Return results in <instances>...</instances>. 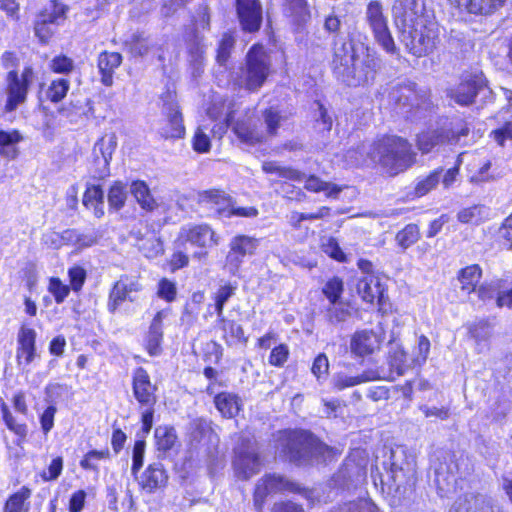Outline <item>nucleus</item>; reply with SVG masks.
Masks as SVG:
<instances>
[{
	"mask_svg": "<svg viewBox=\"0 0 512 512\" xmlns=\"http://www.w3.org/2000/svg\"><path fill=\"white\" fill-rule=\"evenodd\" d=\"M332 68L340 81L348 86L357 87L374 79L377 59L363 44L335 42Z\"/></svg>",
	"mask_w": 512,
	"mask_h": 512,
	"instance_id": "obj_1",
	"label": "nucleus"
},
{
	"mask_svg": "<svg viewBox=\"0 0 512 512\" xmlns=\"http://www.w3.org/2000/svg\"><path fill=\"white\" fill-rule=\"evenodd\" d=\"M361 150L392 176L404 172L416 162L417 154L412 144L397 136L383 137L370 146L369 150L362 145Z\"/></svg>",
	"mask_w": 512,
	"mask_h": 512,
	"instance_id": "obj_2",
	"label": "nucleus"
},
{
	"mask_svg": "<svg viewBox=\"0 0 512 512\" xmlns=\"http://www.w3.org/2000/svg\"><path fill=\"white\" fill-rule=\"evenodd\" d=\"M278 447L281 453L298 465L310 459L326 461L335 455V449L322 443L311 433L302 430L280 432Z\"/></svg>",
	"mask_w": 512,
	"mask_h": 512,
	"instance_id": "obj_3",
	"label": "nucleus"
},
{
	"mask_svg": "<svg viewBox=\"0 0 512 512\" xmlns=\"http://www.w3.org/2000/svg\"><path fill=\"white\" fill-rule=\"evenodd\" d=\"M270 72V56L262 45L255 44L247 52L245 63L236 72L233 81L238 87L255 92L263 86Z\"/></svg>",
	"mask_w": 512,
	"mask_h": 512,
	"instance_id": "obj_4",
	"label": "nucleus"
},
{
	"mask_svg": "<svg viewBox=\"0 0 512 512\" xmlns=\"http://www.w3.org/2000/svg\"><path fill=\"white\" fill-rule=\"evenodd\" d=\"M399 38L410 54L423 57L432 53L440 43V28L432 16L404 30Z\"/></svg>",
	"mask_w": 512,
	"mask_h": 512,
	"instance_id": "obj_5",
	"label": "nucleus"
},
{
	"mask_svg": "<svg viewBox=\"0 0 512 512\" xmlns=\"http://www.w3.org/2000/svg\"><path fill=\"white\" fill-rule=\"evenodd\" d=\"M363 20L375 42L388 54L397 55L399 49L389 28L388 16L380 0H369L365 5Z\"/></svg>",
	"mask_w": 512,
	"mask_h": 512,
	"instance_id": "obj_6",
	"label": "nucleus"
},
{
	"mask_svg": "<svg viewBox=\"0 0 512 512\" xmlns=\"http://www.w3.org/2000/svg\"><path fill=\"white\" fill-rule=\"evenodd\" d=\"M177 242L180 245L190 244L197 248L193 258L203 261L207 258L208 250L219 245L220 236L207 223H188L180 228Z\"/></svg>",
	"mask_w": 512,
	"mask_h": 512,
	"instance_id": "obj_7",
	"label": "nucleus"
},
{
	"mask_svg": "<svg viewBox=\"0 0 512 512\" xmlns=\"http://www.w3.org/2000/svg\"><path fill=\"white\" fill-rule=\"evenodd\" d=\"M468 133L469 128L462 120L446 119L439 128L420 133L417 137V145L422 153H428L440 144H456L462 136H467Z\"/></svg>",
	"mask_w": 512,
	"mask_h": 512,
	"instance_id": "obj_8",
	"label": "nucleus"
},
{
	"mask_svg": "<svg viewBox=\"0 0 512 512\" xmlns=\"http://www.w3.org/2000/svg\"><path fill=\"white\" fill-rule=\"evenodd\" d=\"M415 473L414 461L406 460L405 451L398 448L391 452L390 469L383 476L382 483L387 485L389 490L405 492L414 485Z\"/></svg>",
	"mask_w": 512,
	"mask_h": 512,
	"instance_id": "obj_9",
	"label": "nucleus"
},
{
	"mask_svg": "<svg viewBox=\"0 0 512 512\" xmlns=\"http://www.w3.org/2000/svg\"><path fill=\"white\" fill-rule=\"evenodd\" d=\"M35 77L32 66H25L21 74L16 70L8 72L6 77L7 100L5 104L7 112L16 110L19 105L26 101L29 87L33 84Z\"/></svg>",
	"mask_w": 512,
	"mask_h": 512,
	"instance_id": "obj_10",
	"label": "nucleus"
},
{
	"mask_svg": "<svg viewBox=\"0 0 512 512\" xmlns=\"http://www.w3.org/2000/svg\"><path fill=\"white\" fill-rule=\"evenodd\" d=\"M391 13L399 34L432 17L426 11L423 0H394Z\"/></svg>",
	"mask_w": 512,
	"mask_h": 512,
	"instance_id": "obj_11",
	"label": "nucleus"
},
{
	"mask_svg": "<svg viewBox=\"0 0 512 512\" xmlns=\"http://www.w3.org/2000/svg\"><path fill=\"white\" fill-rule=\"evenodd\" d=\"M391 98L400 106H409L412 118L422 119L433 108L426 92L418 93L414 85H400L391 92Z\"/></svg>",
	"mask_w": 512,
	"mask_h": 512,
	"instance_id": "obj_12",
	"label": "nucleus"
},
{
	"mask_svg": "<svg viewBox=\"0 0 512 512\" xmlns=\"http://www.w3.org/2000/svg\"><path fill=\"white\" fill-rule=\"evenodd\" d=\"M162 101V114L164 119L159 128V134L165 139L182 138L185 135V127L176 95L167 92L162 96Z\"/></svg>",
	"mask_w": 512,
	"mask_h": 512,
	"instance_id": "obj_13",
	"label": "nucleus"
},
{
	"mask_svg": "<svg viewBox=\"0 0 512 512\" xmlns=\"http://www.w3.org/2000/svg\"><path fill=\"white\" fill-rule=\"evenodd\" d=\"M233 465L237 477L242 480H248L260 471L261 463L256 447L250 439L243 438L235 448Z\"/></svg>",
	"mask_w": 512,
	"mask_h": 512,
	"instance_id": "obj_14",
	"label": "nucleus"
},
{
	"mask_svg": "<svg viewBox=\"0 0 512 512\" xmlns=\"http://www.w3.org/2000/svg\"><path fill=\"white\" fill-rule=\"evenodd\" d=\"M297 490V485L283 476L267 474L259 479L256 484L253 496L254 506L257 511L261 512L269 495L286 491L296 492Z\"/></svg>",
	"mask_w": 512,
	"mask_h": 512,
	"instance_id": "obj_15",
	"label": "nucleus"
},
{
	"mask_svg": "<svg viewBox=\"0 0 512 512\" xmlns=\"http://www.w3.org/2000/svg\"><path fill=\"white\" fill-rule=\"evenodd\" d=\"M197 203L217 218H230L233 198L222 190L210 189L198 193Z\"/></svg>",
	"mask_w": 512,
	"mask_h": 512,
	"instance_id": "obj_16",
	"label": "nucleus"
},
{
	"mask_svg": "<svg viewBox=\"0 0 512 512\" xmlns=\"http://www.w3.org/2000/svg\"><path fill=\"white\" fill-rule=\"evenodd\" d=\"M259 246V239L247 235H237L233 237L229 244L227 255V266L232 274L239 270L243 259L247 255H253Z\"/></svg>",
	"mask_w": 512,
	"mask_h": 512,
	"instance_id": "obj_17",
	"label": "nucleus"
},
{
	"mask_svg": "<svg viewBox=\"0 0 512 512\" xmlns=\"http://www.w3.org/2000/svg\"><path fill=\"white\" fill-rule=\"evenodd\" d=\"M38 357L36 352V332L32 328L22 327L18 333L16 361L18 367L28 374L29 365Z\"/></svg>",
	"mask_w": 512,
	"mask_h": 512,
	"instance_id": "obj_18",
	"label": "nucleus"
},
{
	"mask_svg": "<svg viewBox=\"0 0 512 512\" xmlns=\"http://www.w3.org/2000/svg\"><path fill=\"white\" fill-rule=\"evenodd\" d=\"M132 390L140 406H154L156 404L155 392L157 388L152 384L148 372L142 367H138L133 372Z\"/></svg>",
	"mask_w": 512,
	"mask_h": 512,
	"instance_id": "obj_19",
	"label": "nucleus"
},
{
	"mask_svg": "<svg viewBox=\"0 0 512 512\" xmlns=\"http://www.w3.org/2000/svg\"><path fill=\"white\" fill-rule=\"evenodd\" d=\"M449 512H501V509L486 495L467 493L455 501Z\"/></svg>",
	"mask_w": 512,
	"mask_h": 512,
	"instance_id": "obj_20",
	"label": "nucleus"
},
{
	"mask_svg": "<svg viewBox=\"0 0 512 512\" xmlns=\"http://www.w3.org/2000/svg\"><path fill=\"white\" fill-rule=\"evenodd\" d=\"M494 326V323L488 318L476 319L467 324L468 334L475 342L477 353L481 354L490 350Z\"/></svg>",
	"mask_w": 512,
	"mask_h": 512,
	"instance_id": "obj_21",
	"label": "nucleus"
},
{
	"mask_svg": "<svg viewBox=\"0 0 512 512\" xmlns=\"http://www.w3.org/2000/svg\"><path fill=\"white\" fill-rule=\"evenodd\" d=\"M116 147L117 136L115 133L106 134L95 143L93 148V155L95 157V161L101 167L98 173L99 178H105L109 176V165Z\"/></svg>",
	"mask_w": 512,
	"mask_h": 512,
	"instance_id": "obj_22",
	"label": "nucleus"
},
{
	"mask_svg": "<svg viewBox=\"0 0 512 512\" xmlns=\"http://www.w3.org/2000/svg\"><path fill=\"white\" fill-rule=\"evenodd\" d=\"M240 23L244 30L255 32L262 22V8L259 0H236Z\"/></svg>",
	"mask_w": 512,
	"mask_h": 512,
	"instance_id": "obj_23",
	"label": "nucleus"
},
{
	"mask_svg": "<svg viewBox=\"0 0 512 512\" xmlns=\"http://www.w3.org/2000/svg\"><path fill=\"white\" fill-rule=\"evenodd\" d=\"M381 335L373 330H361L355 332L350 342L352 353L363 357L374 353L382 343Z\"/></svg>",
	"mask_w": 512,
	"mask_h": 512,
	"instance_id": "obj_24",
	"label": "nucleus"
},
{
	"mask_svg": "<svg viewBox=\"0 0 512 512\" xmlns=\"http://www.w3.org/2000/svg\"><path fill=\"white\" fill-rule=\"evenodd\" d=\"M356 287L358 294L368 303H373L376 299L381 303L384 299L385 288L376 274L363 275L357 280Z\"/></svg>",
	"mask_w": 512,
	"mask_h": 512,
	"instance_id": "obj_25",
	"label": "nucleus"
},
{
	"mask_svg": "<svg viewBox=\"0 0 512 512\" xmlns=\"http://www.w3.org/2000/svg\"><path fill=\"white\" fill-rule=\"evenodd\" d=\"M382 375L378 370L368 369L358 375H349L345 371H339L332 376V385L336 390H344L362 383L381 379Z\"/></svg>",
	"mask_w": 512,
	"mask_h": 512,
	"instance_id": "obj_26",
	"label": "nucleus"
},
{
	"mask_svg": "<svg viewBox=\"0 0 512 512\" xmlns=\"http://www.w3.org/2000/svg\"><path fill=\"white\" fill-rule=\"evenodd\" d=\"M484 87L480 75H474L462 81L451 93V97L460 105H469Z\"/></svg>",
	"mask_w": 512,
	"mask_h": 512,
	"instance_id": "obj_27",
	"label": "nucleus"
},
{
	"mask_svg": "<svg viewBox=\"0 0 512 512\" xmlns=\"http://www.w3.org/2000/svg\"><path fill=\"white\" fill-rule=\"evenodd\" d=\"M168 475L161 463L150 464L138 478L140 487L147 493H153L157 489L164 487L167 483Z\"/></svg>",
	"mask_w": 512,
	"mask_h": 512,
	"instance_id": "obj_28",
	"label": "nucleus"
},
{
	"mask_svg": "<svg viewBox=\"0 0 512 512\" xmlns=\"http://www.w3.org/2000/svg\"><path fill=\"white\" fill-rule=\"evenodd\" d=\"M460 10L475 15H489L501 8L507 0H448Z\"/></svg>",
	"mask_w": 512,
	"mask_h": 512,
	"instance_id": "obj_29",
	"label": "nucleus"
},
{
	"mask_svg": "<svg viewBox=\"0 0 512 512\" xmlns=\"http://www.w3.org/2000/svg\"><path fill=\"white\" fill-rule=\"evenodd\" d=\"M233 130L239 140L247 145H255L264 140V133L258 129L256 121L251 118L238 120Z\"/></svg>",
	"mask_w": 512,
	"mask_h": 512,
	"instance_id": "obj_30",
	"label": "nucleus"
},
{
	"mask_svg": "<svg viewBox=\"0 0 512 512\" xmlns=\"http://www.w3.org/2000/svg\"><path fill=\"white\" fill-rule=\"evenodd\" d=\"M282 12L296 25L305 24L311 17L307 0H282Z\"/></svg>",
	"mask_w": 512,
	"mask_h": 512,
	"instance_id": "obj_31",
	"label": "nucleus"
},
{
	"mask_svg": "<svg viewBox=\"0 0 512 512\" xmlns=\"http://www.w3.org/2000/svg\"><path fill=\"white\" fill-rule=\"evenodd\" d=\"M122 63V56L117 52L104 51L98 56V68L101 73V82L105 86L113 84V74Z\"/></svg>",
	"mask_w": 512,
	"mask_h": 512,
	"instance_id": "obj_32",
	"label": "nucleus"
},
{
	"mask_svg": "<svg viewBox=\"0 0 512 512\" xmlns=\"http://www.w3.org/2000/svg\"><path fill=\"white\" fill-rule=\"evenodd\" d=\"M214 404L225 418L236 417L243 406L241 398L231 392H221L215 395Z\"/></svg>",
	"mask_w": 512,
	"mask_h": 512,
	"instance_id": "obj_33",
	"label": "nucleus"
},
{
	"mask_svg": "<svg viewBox=\"0 0 512 512\" xmlns=\"http://www.w3.org/2000/svg\"><path fill=\"white\" fill-rule=\"evenodd\" d=\"M387 361L389 365V376H382L381 379L393 381L396 377L402 376L408 367L406 353L397 344L390 347Z\"/></svg>",
	"mask_w": 512,
	"mask_h": 512,
	"instance_id": "obj_34",
	"label": "nucleus"
},
{
	"mask_svg": "<svg viewBox=\"0 0 512 512\" xmlns=\"http://www.w3.org/2000/svg\"><path fill=\"white\" fill-rule=\"evenodd\" d=\"M130 192L143 210L152 212L158 208V203L146 182L142 180L133 181L130 185Z\"/></svg>",
	"mask_w": 512,
	"mask_h": 512,
	"instance_id": "obj_35",
	"label": "nucleus"
},
{
	"mask_svg": "<svg viewBox=\"0 0 512 512\" xmlns=\"http://www.w3.org/2000/svg\"><path fill=\"white\" fill-rule=\"evenodd\" d=\"M305 180L304 188L313 193L324 192L327 198L337 199L343 190V186L322 180L316 175H310L303 178Z\"/></svg>",
	"mask_w": 512,
	"mask_h": 512,
	"instance_id": "obj_36",
	"label": "nucleus"
},
{
	"mask_svg": "<svg viewBox=\"0 0 512 512\" xmlns=\"http://www.w3.org/2000/svg\"><path fill=\"white\" fill-rule=\"evenodd\" d=\"M166 316L164 311H159L154 316L148 336H147V350L152 356L158 355L161 351V342L163 338L162 320Z\"/></svg>",
	"mask_w": 512,
	"mask_h": 512,
	"instance_id": "obj_37",
	"label": "nucleus"
},
{
	"mask_svg": "<svg viewBox=\"0 0 512 512\" xmlns=\"http://www.w3.org/2000/svg\"><path fill=\"white\" fill-rule=\"evenodd\" d=\"M22 140L23 137L17 130H0V156L7 160L15 159L19 154L17 145Z\"/></svg>",
	"mask_w": 512,
	"mask_h": 512,
	"instance_id": "obj_38",
	"label": "nucleus"
},
{
	"mask_svg": "<svg viewBox=\"0 0 512 512\" xmlns=\"http://www.w3.org/2000/svg\"><path fill=\"white\" fill-rule=\"evenodd\" d=\"M0 410L6 427L17 436L16 444L21 446L28 434L27 424L18 422L4 401H1Z\"/></svg>",
	"mask_w": 512,
	"mask_h": 512,
	"instance_id": "obj_39",
	"label": "nucleus"
},
{
	"mask_svg": "<svg viewBox=\"0 0 512 512\" xmlns=\"http://www.w3.org/2000/svg\"><path fill=\"white\" fill-rule=\"evenodd\" d=\"M125 46L133 56H144L149 53L154 44L143 32H135L125 41Z\"/></svg>",
	"mask_w": 512,
	"mask_h": 512,
	"instance_id": "obj_40",
	"label": "nucleus"
},
{
	"mask_svg": "<svg viewBox=\"0 0 512 512\" xmlns=\"http://www.w3.org/2000/svg\"><path fill=\"white\" fill-rule=\"evenodd\" d=\"M482 270L478 265H470L459 272L458 279L461 283V290L469 294L475 291L476 285L480 281Z\"/></svg>",
	"mask_w": 512,
	"mask_h": 512,
	"instance_id": "obj_41",
	"label": "nucleus"
},
{
	"mask_svg": "<svg viewBox=\"0 0 512 512\" xmlns=\"http://www.w3.org/2000/svg\"><path fill=\"white\" fill-rule=\"evenodd\" d=\"M30 495L31 490L27 487H22L7 499L3 512H27L29 509L27 500L30 498Z\"/></svg>",
	"mask_w": 512,
	"mask_h": 512,
	"instance_id": "obj_42",
	"label": "nucleus"
},
{
	"mask_svg": "<svg viewBox=\"0 0 512 512\" xmlns=\"http://www.w3.org/2000/svg\"><path fill=\"white\" fill-rule=\"evenodd\" d=\"M155 439L158 451L166 453L177 443L176 431L170 426H158L155 429Z\"/></svg>",
	"mask_w": 512,
	"mask_h": 512,
	"instance_id": "obj_43",
	"label": "nucleus"
},
{
	"mask_svg": "<svg viewBox=\"0 0 512 512\" xmlns=\"http://www.w3.org/2000/svg\"><path fill=\"white\" fill-rule=\"evenodd\" d=\"M264 172L269 174H276L281 178L293 181H303L304 173L291 167H284L275 161L264 162L262 165Z\"/></svg>",
	"mask_w": 512,
	"mask_h": 512,
	"instance_id": "obj_44",
	"label": "nucleus"
},
{
	"mask_svg": "<svg viewBox=\"0 0 512 512\" xmlns=\"http://www.w3.org/2000/svg\"><path fill=\"white\" fill-rule=\"evenodd\" d=\"M219 327L223 331V337L229 345L247 342L242 326L235 321L228 319L223 320V322L219 324Z\"/></svg>",
	"mask_w": 512,
	"mask_h": 512,
	"instance_id": "obj_45",
	"label": "nucleus"
},
{
	"mask_svg": "<svg viewBox=\"0 0 512 512\" xmlns=\"http://www.w3.org/2000/svg\"><path fill=\"white\" fill-rule=\"evenodd\" d=\"M443 169H436L429 175L419 178L415 184L414 193L422 197L432 191L439 184Z\"/></svg>",
	"mask_w": 512,
	"mask_h": 512,
	"instance_id": "obj_46",
	"label": "nucleus"
},
{
	"mask_svg": "<svg viewBox=\"0 0 512 512\" xmlns=\"http://www.w3.org/2000/svg\"><path fill=\"white\" fill-rule=\"evenodd\" d=\"M69 89V80L65 78H58L51 81L45 91V95L51 102L58 103L67 95Z\"/></svg>",
	"mask_w": 512,
	"mask_h": 512,
	"instance_id": "obj_47",
	"label": "nucleus"
},
{
	"mask_svg": "<svg viewBox=\"0 0 512 512\" xmlns=\"http://www.w3.org/2000/svg\"><path fill=\"white\" fill-rule=\"evenodd\" d=\"M457 217L461 223L478 225L488 217V210L484 206L476 205L462 209Z\"/></svg>",
	"mask_w": 512,
	"mask_h": 512,
	"instance_id": "obj_48",
	"label": "nucleus"
},
{
	"mask_svg": "<svg viewBox=\"0 0 512 512\" xmlns=\"http://www.w3.org/2000/svg\"><path fill=\"white\" fill-rule=\"evenodd\" d=\"M130 299V294L127 292L125 286L119 281L115 282L110 290L107 309L110 313H115L116 310L122 305L124 301Z\"/></svg>",
	"mask_w": 512,
	"mask_h": 512,
	"instance_id": "obj_49",
	"label": "nucleus"
},
{
	"mask_svg": "<svg viewBox=\"0 0 512 512\" xmlns=\"http://www.w3.org/2000/svg\"><path fill=\"white\" fill-rule=\"evenodd\" d=\"M65 11L66 9L62 4L53 2L50 8H46L38 15L36 21L44 22L55 27L59 25L60 20L64 19Z\"/></svg>",
	"mask_w": 512,
	"mask_h": 512,
	"instance_id": "obj_50",
	"label": "nucleus"
},
{
	"mask_svg": "<svg viewBox=\"0 0 512 512\" xmlns=\"http://www.w3.org/2000/svg\"><path fill=\"white\" fill-rule=\"evenodd\" d=\"M127 191L126 187L122 182H115L108 193V203L110 208L114 210H120L126 202Z\"/></svg>",
	"mask_w": 512,
	"mask_h": 512,
	"instance_id": "obj_51",
	"label": "nucleus"
},
{
	"mask_svg": "<svg viewBox=\"0 0 512 512\" xmlns=\"http://www.w3.org/2000/svg\"><path fill=\"white\" fill-rule=\"evenodd\" d=\"M420 238L419 228L416 224H408L396 235V241L403 249H407Z\"/></svg>",
	"mask_w": 512,
	"mask_h": 512,
	"instance_id": "obj_52",
	"label": "nucleus"
},
{
	"mask_svg": "<svg viewBox=\"0 0 512 512\" xmlns=\"http://www.w3.org/2000/svg\"><path fill=\"white\" fill-rule=\"evenodd\" d=\"M340 512H381L371 499H359L344 504Z\"/></svg>",
	"mask_w": 512,
	"mask_h": 512,
	"instance_id": "obj_53",
	"label": "nucleus"
},
{
	"mask_svg": "<svg viewBox=\"0 0 512 512\" xmlns=\"http://www.w3.org/2000/svg\"><path fill=\"white\" fill-rule=\"evenodd\" d=\"M49 68L54 73L67 75L74 70L75 64L68 56L58 55L50 61Z\"/></svg>",
	"mask_w": 512,
	"mask_h": 512,
	"instance_id": "obj_54",
	"label": "nucleus"
},
{
	"mask_svg": "<svg viewBox=\"0 0 512 512\" xmlns=\"http://www.w3.org/2000/svg\"><path fill=\"white\" fill-rule=\"evenodd\" d=\"M109 457V450H91L85 454L83 459L80 461V466L85 470H98L97 461Z\"/></svg>",
	"mask_w": 512,
	"mask_h": 512,
	"instance_id": "obj_55",
	"label": "nucleus"
},
{
	"mask_svg": "<svg viewBox=\"0 0 512 512\" xmlns=\"http://www.w3.org/2000/svg\"><path fill=\"white\" fill-rule=\"evenodd\" d=\"M48 291L53 295L56 303H62L69 295L70 287L59 278L52 277L49 280Z\"/></svg>",
	"mask_w": 512,
	"mask_h": 512,
	"instance_id": "obj_56",
	"label": "nucleus"
},
{
	"mask_svg": "<svg viewBox=\"0 0 512 512\" xmlns=\"http://www.w3.org/2000/svg\"><path fill=\"white\" fill-rule=\"evenodd\" d=\"M342 291L343 283L337 277L330 279L323 288V293L329 299L331 304H335V302H337L342 294Z\"/></svg>",
	"mask_w": 512,
	"mask_h": 512,
	"instance_id": "obj_57",
	"label": "nucleus"
},
{
	"mask_svg": "<svg viewBox=\"0 0 512 512\" xmlns=\"http://www.w3.org/2000/svg\"><path fill=\"white\" fill-rule=\"evenodd\" d=\"M234 46V39L231 35L225 34L217 49V62L220 65H224L230 56V52Z\"/></svg>",
	"mask_w": 512,
	"mask_h": 512,
	"instance_id": "obj_58",
	"label": "nucleus"
},
{
	"mask_svg": "<svg viewBox=\"0 0 512 512\" xmlns=\"http://www.w3.org/2000/svg\"><path fill=\"white\" fill-rule=\"evenodd\" d=\"M71 289L74 292H79L86 280V271L80 266H73L68 271Z\"/></svg>",
	"mask_w": 512,
	"mask_h": 512,
	"instance_id": "obj_59",
	"label": "nucleus"
},
{
	"mask_svg": "<svg viewBox=\"0 0 512 512\" xmlns=\"http://www.w3.org/2000/svg\"><path fill=\"white\" fill-rule=\"evenodd\" d=\"M157 294L160 298L166 300L167 302H172L175 300L177 294L175 283L168 280L167 278L161 279L158 283Z\"/></svg>",
	"mask_w": 512,
	"mask_h": 512,
	"instance_id": "obj_60",
	"label": "nucleus"
},
{
	"mask_svg": "<svg viewBox=\"0 0 512 512\" xmlns=\"http://www.w3.org/2000/svg\"><path fill=\"white\" fill-rule=\"evenodd\" d=\"M206 129L204 126L198 127L193 137V148L199 153L208 152L210 149V139L205 132Z\"/></svg>",
	"mask_w": 512,
	"mask_h": 512,
	"instance_id": "obj_61",
	"label": "nucleus"
},
{
	"mask_svg": "<svg viewBox=\"0 0 512 512\" xmlns=\"http://www.w3.org/2000/svg\"><path fill=\"white\" fill-rule=\"evenodd\" d=\"M289 356V348L286 344H280L274 347L269 356V364L281 367L285 364Z\"/></svg>",
	"mask_w": 512,
	"mask_h": 512,
	"instance_id": "obj_62",
	"label": "nucleus"
},
{
	"mask_svg": "<svg viewBox=\"0 0 512 512\" xmlns=\"http://www.w3.org/2000/svg\"><path fill=\"white\" fill-rule=\"evenodd\" d=\"M103 199L104 193L101 187L99 185H91L86 188L82 202L86 208H91V205L97 204V202H101Z\"/></svg>",
	"mask_w": 512,
	"mask_h": 512,
	"instance_id": "obj_63",
	"label": "nucleus"
},
{
	"mask_svg": "<svg viewBox=\"0 0 512 512\" xmlns=\"http://www.w3.org/2000/svg\"><path fill=\"white\" fill-rule=\"evenodd\" d=\"M498 237L504 241V245L512 248V213L504 220L499 228Z\"/></svg>",
	"mask_w": 512,
	"mask_h": 512,
	"instance_id": "obj_64",
	"label": "nucleus"
}]
</instances>
